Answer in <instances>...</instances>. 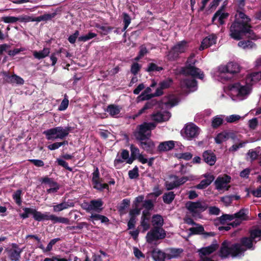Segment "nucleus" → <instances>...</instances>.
<instances>
[{
    "label": "nucleus",
    "mask_w": 261,
    "mask_h": 261,
    "mask_svg": "<svg viewBox=\"0 0 261 261\" xmlns=\"http://www.w3.org/2000/svg\"><path fill=\"white\" fill-rule=\"evenodd\" d=\"M250 19L242 12H238L236 14L234 21L230 28V36L234 40L241 39L243 35H248V37L253 38L252 31L249 24Z\"/></svg>",
    "instance_id": "f257e3e1"
},
{
    "label": "nucleus",
    "mask_w": 261,
    "mask_h": 261,
    "mask_svg": "<svg viewBox=\"0 0 261 261\" xmlns=\"http://www.w3.org/2000/svg\"><path fill=\"white\" fill-rule=\"evenodd\" d=\"M252 91L251 85L244 79L230 84L224 88V92L234 101H242L246 99Z\"/></svg>",
    "instance_id": "f03ea898"
},
{
    "label": "nucleus",
    "mask_w": 261,
    "mask_h": 261,
    "mask_svg": "<svg viewBox=\"0 0 261 261\" xmlns=\"http://www.w3.org/2000/svg\"><path fill=\"white\" fill-rule=\"evenodd\" d=\"M240 67L237 63L230 62L226 65H221L218 68L215 73L217 80L223 82L227 81L230 77L226 74L228 73L234 74L240 71Z\"/></svg>",
    "instance_id": "7ed1b4c3"
},
{
    "label": "nucleus",
    "mask_w": 261,
    "mask_h": 261,
    "mask_svg": "<svg viewBox=\"0 0 261 261\" xmlns=\"http://www.w3.org/2000/svg\"><path fill=\"white\" fill-rule=\"evenodd\" d=\"M245 250L239 244H230L229 242L224 241L220 250V256L222 258L238 256L242 254Z\"/></svg>",
    "instance_id": "20e7f679"
},
{
    "label": "nucleus",
    "mask_w": 261,
    "mask_h": 261,
    "mask_svg": "<svg viewBox=\"0 0 261 261\" xmlns=\"http://www.w3.org/2000/svg\"><path fill=\"white\" fill-rule=\"evenodd\" d=\"M70 130V127L58 126L44 131L43 134L48 140L63 139L68 136Z\"/></svg>",
    "instance_id": "39448f33"
},
{
    "label": "nucleus",
    "mask_w": 261,
    "mask_h": 261,
    "mask_svg": "<svg viewBox=\"0 0 261 261\" xmlns=\"http://www.w3.org/2000/svg\"><path fill=\"white\" fill-rule=\"evenodd\" d=\"M186 207L193 216L197 217L208 208V204L204 200H199L195 202H187Z\"/></svg>",
    "instance_id": "423d86ee"
},
{
    "label": "nucleus",
    "mask_w": 261,
    "mask_h": 261,
    "mask_svg": "<svg viewBox=\"0 0 261 261\" xmlns=\"http://www.w3.org/2000/svg\"><path fill=\"white\" fill-rule=\"evenodd\" d=\"M156 126V124L154 122H144L140 125L138 131L135 134L136 139L140 141L148 139L151 136V130L153 129Z\"/></svg>",
    "instance_id": "0eeeda50"
},
{
    "label": "nucleus",
    "mask_w": 261,
    "mask_h": 261,
    "mask_svg": "<svg viewBox=\"0 0 261 261\" xmlns=\"http://www.w3.org/2000/svg\"><path fill=\"white\" fill-rule=\"evenodd\" d=\"M196 179V176L193 175L183 176L180 178H179L177 176H171L170 177V181H167L166 182L165 186L168 190H170L184 184L188 180H194Z\"/></svg>",
    "instance_id": "6e6552de"
},
{
    "label": "nucleus",
    "mask_w": 261,
    "mask_h": 261,
    "mask_svg": "<svg viewBox=\"0 0 261 261\" xmlns=\"http://www.w3.org/2000/svg\"><path fill=\"white\" fill-rule=\"evenodd\" d=\"M188 47V42L185 40L178 42L174 45L167 55L170 60L176 59L179 54L185 53Z\"/></svg>",
    "instance_id": "1a4fd4ad"
},
{
    "label": "nucleus",
    "mask_w": 261,
    "mask_h": 261,
    "mask_svg": "<svg viewBox=\"0 0 261 261\" xmlns=\"http://www.w3.org/2000/svg\"><path fill=\"white\" fill-rule=\"evenodd\" d=\"M194 57V55H191L187 60V65L184 68L183 72L185 74L191 75L194 77H197L201 80L204 78L203 72L199 68H196L192 64H194L195 62L192 60Z\"/></svg>",
    "instance_id": "9d476101"
},
{
    "label": "nucleus",
    "mask_w": 261,
    "mask_h": 261,
    "mask_svg": "<svg viewBox=\"0 0 261 261\" xmlns=\"http://www.w3.org/2000/svg\"><path fill=\"white\" fill-rule=\"evenodd\" d=\"M200 129L193 123L187 124L184 128L182 136L184 138L191 140L197 138L200 133Z\"/></svg>",
    "instance_id": "9b49d317"
},
{
    "label": "nucleus",
    "mask_w": 261,
    "mask_h": 261,
    "mask_svg": "<svg viewBox=\"0 0 261 261\" xmlns=\"http://www.w3.org/2000/svg\"><path fill=\"white\" fill-rule=\"evenodd\" d=\"M166 237L165 230L162 228L153 227L146 237L147 242L151 243L153 241L162 239Z\"/></svg>",
    "instance_id": "f8f14e48"
},
{
    "label": "nucleus",
    "mask_w": 261,
    "mask_h": 261,
    "mask_svg": "<svg viewBox=\"0 0 261 261\" xmlns=\"http://www.w3.org/2000/svg\"><path fill=\"white\" fill-rule=\"evenodd\" d=\"M230 179L231 177L227 175L219 176L214 183L216 189L218 191H228L230 188Z\"/></svg>",
    "instance_id": "ddd939ff"
},
{
    "label": "nucleus",
    "mask_w": 261,
    "mask_h": 261,
    "mask_svg": "<svg viewBox=\"0 0 261 261\" xmlns=\"http://www.w3.org/2000/svg\"><path fill=\"white\" fill-rule=\"evenodd\" d=\"M2 20L5 23H15L17 21L20 22H30V21H35L36 19H34L32 17L27 16V15H22L19 17H15V16H3L2 17ZM37 21H39V19H36Z\"/></svg>",
    "instance_id": "4468645a"
},
{
    "label": "nucleus",
    "mask_w": 261,
    "mask_h": 261,
    "mask_svg": "<svg viewBox=\"0 0 261 261\" xmlns=\"http://www.w3.org/2000/svg\"><path fill=\"white\" fill-rule=\"evenodd\" d=\"M103 202L101 199L92 200L89 203L83 204V207L87 212L95 211L100 212L102 210Z\"/></svg>",
    "instance_id": "2eb2a0df"
},
{
    "label": "nucleus",
    "mask_w": 261,
    "mask_h": 261,
    "mask_svg": "<svg viewBox=\"0 0 261 261\" xmlns=\"http://www.w3.org/2000/svg\"><path fill=\"white\" fill-rule=\"evenodd\" d=\"M180 85L182 89L189 92L195 91L197 89V82L194 79H183L180 81Z\"/></svg>",
    "instance_id": "dca6fc26"
},
{
    "label": "nucleus",
    "mask_w": 261,
    "mask_h": 261,
    "mask_svg": "<svg viewBox=\"0 0 261 261\" xmlns=\"http://www.w3.org/2000/svg\"><path fill=\"white\" fill-rule=\"evenodd\" d=\"M92 183L93 187L99 191H102L104 189H108L109 187L108 184L101 183L98 168H96L92 173Z\"/></svg>",
    "instance_id": "f3484780"
},
{
    "label": "nucleus",
    "mask_w": 261,
    "mask_h": 261,
    "mask_svg": "<svg viewBox=\"0 0 261 261\" xmlns=\"http://www.w3.org/2000/svg\"><path fill=\"white\" fill-rule=\"evenodd\" d=\"M218 248L216 241H214L210 246L203 247L198 251L200 258L207 257V255L214 252Z\"/></svg>",
    "instance_id": "a211bd4d"
},
{
    "label": "nucleus",
    "mask_w": 261,
    "mask_h": 261,
    "mask_svg": "<svg viewBox=\"0 0 261 261\" xmlns=\"http://www.w3.org/2000/svg\"><path fill=\"white\" fill-rule=\"evenodd\" d=\"M178 102V101L176 97L173 95H169L163 99L160 107L162 108L169 109L176 105Z\"/></svg>",
    "instance_id": "6ab92c4d"
},
{
    "label": "nucleus",
    "mask_w": 261,
    "mask_h": 261,
    "mask_svg": "<svg viewBox=\"0 0 261 261\" xmlns=\"http://www.w3.org/2000/svg\"><path fill=\"white\" fill-rule=\"evenodd\" d=\"M42 182L44 183L48 188L47 192L48 193H54L59 189V186L56 181L48 177H45L42 179Z\"/></svg>",
    "instance_id": "aec40b11"
},
{
    "label": "nucleus",
    "mask_w": 261,
    "mask_h": 261,
    "mask_svg": "<svg viewBox=\"0 0 261 261\" xmlns=\"http://www.w3.org/2000/svg\"><path fill=\"white\" fill-rule=\"evenodd\" d=\"M217 36L215 34H212L203 39L199 48L200 50H202L216 42Z\"/></svg>",
    "instance_id": "412c9836"
},
{
    "label": "nucleus",
    "mask_w": 261,
    "mask_h": 261,
    "mask_svg": "<svg viewBox=\"0 0 261 261\" xmlns=\"http://www.w3.org/2000/svg\"><path fill=\"white\" fill-rule=\"evenodd\" d=\"M248 213L247 210L242 209L239 212L234 214L236 219L232 222V227L237 226L240 224L241 221L247 220Z\"/></svg>",
    "instance_id": "4be33fe9"
},
{
    "label": "nucleus",
    "mask_w": 261,
    "mask_h": 261,
    "mask_svg": "<svg viewBox=\"0 0 261 261\" xmlns=\"http://www.w3.org/2000/svg\"><path fill=\"white\" fill-rule=\"evenodd\" d=\"M171 117V114L169 112L165 111L159 112L152 114L151 116V119L156 122H162L167 121Z\"/></svg>",
    "instance_id": "5701e85b"
},
{
    "label": "nucleus",
    "mask_w": 261,
    "mask_h": 261,
    "mask_svg": "<svg viewBox=\"0 0 261 261\" xmlns=\"http://www.w3.org/2000/svg\"><path fill=\"white\" fill-rule=\"evenodd\" d=\"M245 81L250 84L252 87V85L261 80V71L252 72L249 73L246 77Z\"/></svg>",
    "instance_id": "b1692460"
},
{
    "label": "nucleus",
    "mask_w": 261,
    "mask_h": 261,
    "mask_svg": "<svg viewBox=\"0 0 261 261\" xmlns=\"http://www.w3.org/2000/svg\"><path fill=\"white\" fill-rule=\"evenodd\" d=\"M205 179L202 180L196 186L198 189H203L208 187L214 179V176L211 174H204L202 175Z\"/></svg>",
    "instance_id": "393cba45"
},
{
    "label": "nucleus",
    "mask_w": 261,
    "mask_h": 261,
    "mask_svg": "<svg viewBox=\"0 0 261 261\" xmlns=\"http://www.w3.org/2000/svg\"><path fill=\"white\" fill-rule=\"evenodd\" d=\"M74 203L71 201H63L53 205V211L55 213H59L69 207H73Z\"/></svg>",
    "instance_id": "a878e982"
},
{
    "label": "nucleus",
    "mask_w": 261,
    "mask_h": 261,
    "mask_svg": "<svg viewBox=\"0 0 261 261\" xmlns=\"http://www.w3.org/2000/svg\"><path fill=\"white\" fill-rule=\"evenodd\" d=\"M3 75L6 76V81L7 83L11 84L16 83L19 85H22L24 83V80L16 74L9 75L6 72H4Z\"/></svg>",
    "instance_id": "bb28decb"
},
{
    "label": "nucleus",
    "mask_w": 261,
    "mask_h": 261,
    "mask_svg": "<svg viewBox=\"0 0 261 261\" xmlns=\"http://www.w3.org/2000/svg\"><path fill=\"white\" fill-rule=\"evenodd\" d=\"M203 158L205 162L210 166L214 165L216 161L215 154L211 151H205L203 153Z\"/></svg>",
    "instance_id": "cd10ccee"
},
{
    "label": "nucleus",
    "mask_w": 261,
    "mask_h": 261,
    "mask_svg": "<svg viewBox=\"0 0 261 261\" xmlns=\"http://www.w3.org/2000/svg\"><path fill=\"white\" fill-rule=\"evenodd\" d=\"M228 16V14L224 12L223 8L219 10L214 15L212 18V21L218 20V22L220 24L224 23V19H226Z\"/></svg>",
    "instance_id": "c85d7f7f"
},
{
    "label": "nucleus",
    "mask_w": 261,
    "mask_h": 261,
    "mask_svg": "<svg viewBox=\"0 0 261 261\" xmlns=\"http://www.w3.org/2000/svg\"><path fill=\"white\" fill-rule=\"evenodd\" d=\"M150 213L148 211H143L141 220V226L143 227L144 231H145L149 228V220Z\"/></svg>",
    "instance_id": "c756f323"
},
{
    "label": "nucleus",
    "mask_w": 261,
    "mask_h": 261,
    "mask_svg": "<svg viewBox=\"0 0 261 261\" xmlns=\"http://www.w3.org/2000/svg\"><path fill=\"white\" fill-rule=\"evenodd\" d=\"M174 145L173 141H165L160 144L158 149L162 151H167L172 149L174 147Z\"/></svg>",
    "instance_id": "7c9ffc66"
},
{
    "label": "nucleus",
    "mask_w": 261,
    "mask_h": 261,
    "mask_svg": "<svg viewBox=\"0 0 261 261\" xmlns=\"http://www.w3.org/2000/svg\"><path fill=\"white\" fill-rule=\"evenodd\" d=\"M230 136V133L227 131H223L218 134L215 137V140L217 144H221L227 140Z\"/></svg>",
    "instance_id": "2f4dec72"
},
{
    "label": "nucleus",
    "mask_w": 261,
    "mask_h": 261,
    "mask_svg": "<svg viewBox=\"0 0 261 261\" xmlns=\"http://www.w3.org/2000/svg\"><path fill=\"white\" fill-rule=\"evenodd\" d=\"M49 53L50 49L47 47H45L42 50L34 51L33 56L35 58L40 60L47 57Z\"/></svg>",
    "instance_id": "473e14b6"
},
{
    "label": "nucleus",
    "mask_w": 261,
    "mask_h": 261,
    "mask_svg": "<svg viewBox=\"0 0 261 261\" xmlns=\"http://www.w3.org/2000/svg\"><path fill=\"white\" fill-rule=\"evenodd\" d=\"M166 257L165 253L158 249L152 251V257L155 261H164Z\"/></svg>",
    "instance_id": "72a5a7b5"
},
{
    "label": "nucleus",
    "mask_w": 261,
    "mask_h": 261,
    "mask_svg": "<svg viewBox=\"0 0 261 261\" xmlns=\"http://www.w3.org/2000/svg\"><path fill=\"white\" fill-rule=\"evenodd\" d=\"M21 252L22 249L20 248L10 250L9 251V257L12 261L18 260L20 257Z\"/></svg>",
    "instance_id": "f704fd0d"
},
{
    "label": "nucleus",
    "mask_w": 261,
    "mask_h": 261,
    "mask_svg": "<svg viewBox=\"0 0 261 261\" xmlns=\"http://www.w3.org/2000/svg\"><path fill=\"white\" fill-rule=\"evenodd\" d=\"M141 147L146 151H151L154 147V143L150 140L147 139L145 141H141Z\"/></svg>",
    "instance_id": "c9c22d12"
},
{
    "label": "nucleus",
    "mask_w": 261,
    "mask_h": 261,
    "mask_svg": "<svg viewBox=\"0 0 261 261\" xmlns=\"http://www.w3.org/2000/svg\"><path fill=\"white\" fill-rule=\"evenodd\" d=\"M152 223L154 227L161 228L164 224V220L161 215H155L152 217Z\"/></svg>",
    "instance_id": "e433bc0d"
},
{
    "label": "nucleus",
    "mask_w": 261,
    "mask_h": 261,
    "mask_svg": "<svg viewBox=\"0 0 261 261\" xmlns=\"http://www.w3.org/2000/svg\"><path fill=\"white\" fill-rule=\"evenodd\" d=\"M238 45L239 47L243 49H250L255 47V44L249 40L240 41Z\"/></svg>",
    "instance_id": "4c0bfd02"
},
{
    "label": "nucleus",
    "mask_w": 261,
    "mask_h": 261,
    "mask_svg": "<svg viewBox=\"0 0 261 261\" xmlns=\"http://www.w3.org/2000/svg\"><path fill=\"white\" fill-rule=\"evenodd\" d=\"M182 252L181 249L172 248L169 250V252L167 254V257L169 259L172 258H176L178 257Z\"/></svg>",
    "instance_id": "58836bf2"
},
{
    "label": "nucleus",
    "mask_w": 261,
    "mask_h": 261,
    "mask_svg": "<svg viewBox=\"0 0 261 261\" xmlns=\"http://www.w3.org/2000/svg\"><path fill=\"white\" fill-rule=\"evenodd\" d=\"M154 104L155 102L153 101H150L146 102L144 106L138 111L137 114H136L135 115L133 116V119H135V118L144 113L146 110L151 108L154 106Z\"/></svg>",
    "instance_id": "ea45409f"
},
{
    "label": "nucleus",
    "mask_w": 261,
    "mask_h": 261,
    "mask_svg": "<svg viewBox=\"0 0 261 261\" xmlns=\"http://www.w3.org/2000/svg\"><path fill=\"white\" fill-rule=\"evenodd\" d=\"M252 239L250 238H245L242 240V247L246 250V249H251L252 247Z\"/></svg>",
    "instance_id": "a19ab883"
},
{
    "label": "nucleus",
    "mask_w": 261,
    "mask_h": 261,
    "mask_svg": "<svg viewBox=\"0 0 261 261\" xmlns=\"http://www.w3.org/2000/svg\"><path fill=\"white\" fill-rule=\"evenodd\" d=\"M108 112L111 116H115L117 115L120 112V108L117 106L110 105L108 106L107 110Z\"/></svg>",
    "instance_id": "79ce46f5"
},
{
    "label": "nucleus",
    "mask_w": 261,
    "mask_h": 261,
    "mask_svg": "<svg viewBox=\"0 0 261 261\" xmlns=\"http://www.w3.org/2000/svg\"><path fill=\"white\" fill-rule=\"evenodd\" d=\"M175 198V194L173 192H169L164 194L163 198L164 202L169 204L172 202Z\"/></svg>",
    "instance_id": "37998d69"
},
{
    "label": "nucleus",
    "mask_w": 261,
    "mask_h": 261,
    "mask_svg": "<svg viewBox=\"0 0 261 261\" xmlns=\"http://www.w3.org/2000/svg\"><path fill=\"white\" fill-rule=\"evenodd\" d=\"M90 218L92 219L93 222L95 221H100L102 223H105L109 221L107 217L99 214H92L90 216Z\"/></svg>",
    "instance_id": "c03bdc74"
},
{
    "label": "nucleus",
    "mask_w": 261,
    "mask_h": 261,
    "mask_svg": "<svg viewBox=\"0 0 261 261\" xmlns=\"http://www.w3.org/2000/svg\"><path fill=\"white\" fill-rule=\"evenodd\" d=\"M121 158L125 160L126 163L132 164L134 161L132 158H129V152L127 150H123L121 153Z\"/></svg>",
    "instance_id": "a18cd8bd"
},
{
    "label": "nucleus",
    "mask_w": 261,
    "mask_h": 261,
    "mask_svg": "<svg viewBox=\"0 0 261 261\" xmlns=\"http://www.w3.org/2000/svg\"><path fill=\"white\" fill-rule=\"evenodd\" d=\"M96 36V34L90 32L88 34L79 37L78 38V40L81 42H86L95 37Z\"/></svg>",
    "instance_id": "49530a36"
},
{
    "label": "nucleus",
    "mask_w": 261,
    "mask_h": 261,
    "mask_svg": "<svg viewBox=\"0 0 261 261\" xmlns=\"http://www.w3.org/2000/svg\"><path fill=\"white\" fill-rule=\"evenodd\" d=\"M123 22L124 24L122 31H125L131 22V18L126 13H123Z\"/></svg>",
    "instance_id": "de8ad7c7"
},
{
    "label": "nucleus",
    "mask_w": 261,
    "mask_h": 261,
    "mask_svg": "<svg viewBox=\"0 0 261 261\" xmlns=\"http://www.w3.org/2000/svg\"><path fill=\"white\" fill-rule=\"evenodd\" d=\"M141 68V65L137 62L133 63L131 66L130 72L134 75L138 74Z\"/></svg>",
    "instance_id": "09e8293b"
},
{
    "label": "nucleus",
    "mask_w": 261,
    "mask_h": 261,
    "mask_svg": "<svg viewBox=\"0 0 261 261\" xmlns=\"http://www.w3.org/2000/svg\"><path fill=\"white\" fill-rule=\"evenodd\" d=\"M250 237L253 240L258 238V240L261 238V230L259 229H254L250 231Z\"/></svg>",
    "instance_id": "8fccbe9b"
},
{
    "label": "nucleus",
    "mask_w": 261,
    "mask_h": 261,
    "mask_svg": "<svg viewBox=\"0 0 261 261\" xmlns=\"http://www.w3.org/2000/svg\"><path fill=\"white\" fill-rule=\"evenodd\" d=\"M192 154L190 152L179 153L176 154L177 158L186 161L190 160L192 158Z\"/></svg>",
    "instance_id": "3c124183"
},
{
    "label": "nucleus",
    "mask_w": 261,
    "mask_h": 261,
    "mask_svg": "<svg viewBox=\"0 0 261 261\" xmlns=\"http://www.w3.org/2000/svg\"><path fill=\"white\" fill-rule=\"evenodd\" d=\"M130 149L131 151V158L134 160L136 159L137 156L140 154L139 149L133 145H130Z\"/></svg>",
    "instance_id": "603ef678"
},
{
    "label": "nucleus",
    "mask_w": 261,
    "mask_h": 261,
    "mask_svg": "<svg viewBox=\"0 0 261 261\" xmlns=\"http://www.w3.org/2000/svg\"><path fill=\"white\" fill-rule=\"evenodd\" d=\"M172 80L170 78H168L160 82V86L164 89L168 88L172 84Z\"/></svg>",
    "instance_id": "864d4df0"
},
{
    "label": "nucleus",
    "mask_w": 261,
    "mask_h": 261,
    "mask_svg": "<svg viewBox=\"0 0 261 261\" xmlns=\"http://www.w3.org/2000/svg\"><path fill=\"white\" fill-rule=\"evenodd\" d=\"M241 117L239 115H231L226 118V121L229 123H233L238 121Z\"/></svg>",
    "instance_id": "5fc2aeb1"
},
{
    "label": "nucleus",
    "mask_w": 261,
    "mask_h": 261,
    "mask_svg": "<svg viewBox=\"0 0 261 261\" xmlns=\"http://www.w3.org/2000/svg\"><path fill=\"white\" fill-rule=\"evenodd\" d=\"M68 105H69V100H68V98H67V96L65 95L64 98L61 102V103L59 107V110L60 111L65 110L67 108Z\"/></svg>",
    "instance_id": "6e6d98bb"
},
{
    "label": "nucleus",
    "mask_w": 261,
    "mask_h": 261,
    "mask_svg": "<svg viewBox=\"0 0 261 261\" xmlns=\"http://www.w3.org/2000/svg\"><path fill=\"white\" fill-rule=\"evenodd\" d=\"M151 91V89L150 87H147L142 93V94L138 96V98H141L142 100H148L149 99H144L147 97L148 96L152 95V94H149Z\"/></svg>",
    "instance_id": "4d7b16f0"
},
{
    "label": "nucleus",
    "mask_w": 261,
    "mask_h": 261,
    "mask_svg": "<svg viewBox=\"0 0 261 261\" xmlns=\"http://www.w3.org/2000/svg\"><path fill=\"white\" fill-rule=\"evenodd\" d=\"M21 191L18 190L13 195V199L15 200L16 203H17L18 205H20L21 203Z\"/></svg>",
    "instance_id": "13d9d810"
},
{
    "label": "nucleus",
    "mask_w": 261,
    "mask_h": 261,
    "mask_svg": "<svg viewBox=\"0 0 261 261\" xmlns=\"http://www.w3.org/2000/svg\"><path fill=\"white\" fill-rule=\"evenodd\" d=\"M190 231L192 233L198 234L202 233L204 232V228L202 226L199 225L195 227H192L190 228Z\"/></svg>",
    "instance_id": "bf43d9fd"
},
{
    "label": "nucleus",
    "mask_w": 261,
    "mask_h": 261,
    "mask_svg": "<svg viewBox=\"0 0 261 261\" xmlns=\"http://www.w3.org/2000/svg\"><path fill=\"white\" fill-rule=\"evenodd\" d=\"M233 200V196H225L221 198V200L223 202L225 206L229 205Z\"/></svg>",
    "instance_id": "052dcab7"
},
{
    "label": "nucleus",
    "mask_w": 261,
    "mask_h": 261,
    "mask_svg": "<svg viewBox=\"0 0 261 261\" xmlns=\"http://www.w3.org/2000/svg\"><path fill=\"white\" fill-rule=\"evenodd\" d=\"M247 155L248 159L250 161H253L257 159L258 155V152H256L254 150L251 149L249 150L248 152L247 153Z\"/></svg>",
    "instance_id": "680f3d73"
},
{
    "label": "nucleus",
    "mask_w": 261,
    "mask_h": 261,
    "mask_svg": "<svg viewBox=\"0 0 261 261\" xmlns=\"http://www.w3.org/2000/svg\"><path fill=\"white\" fill-rule=\"evenodd\" d=\"M163 70V68L161 67L158 66L154 63H150L149 64L147 69L146 70L148 72L158 71H160Z\"/></svg>",
    "instance_id": "e2e57ef3"
},
{
    "label": "nucleus",
    "mask_w": 261,
    "mask_h": 261,
    "mask_svg": "<svg viewBox=\"0 0 261 261\" xmlns=\"http://www.w3.org/2000/svg\"><path fill=\"white\" fill-rule=\"evenodd\" d=\"M124 162H125V161L123 160L122 158L121 159V156H119L118 155L114 161V166L117 169H119L121 167Z\"/></svg>",
    "instance_id": "0e129e2a"
},
{
    "label": "nucleus",
    "mask_w": 261,
    "mask_h": 261,
    "mask_svg": "<svg viewBox=\"0 0 261 261\" xmlns=\"http://www.w3.org/2000/svg\"><path fill=\"white\" fill-rule=\"evenodd\" d=\"M223 122V119L220 117H216L214 118L212 121V126L214 127H217L220 126Z\"/></svg>",
    "instance_id": "69168bd1"
},
{
    "label": "nucleus",
    "mask_w": 261,
    "mask_h": 261,
    "mask_svg": "<svg viewBox=\"0 0 261 261\" xmlns=\"http://www.w3.org/2000/svg\"><path fill=\"white\" fill-rule=\"evenodd\" d=\"M143 206L146 209L145 211H148V212H149V211L153 207V204L151 200H147L144 201Z\"/></svg>",
    "instance_id": "338daca9"
},
{
    "label": "nucleus",
    "mask_w": 261,
    "mask_h": 261,
    "mask_svg": "<svg viewBox=\"0 0 261 261\" xmlns=\"http://www.w3.org/2000/svg\"><path fill=\"white\" fill-rule=\"evenodd\" d=\"M258 125V120L256 118H254L252 119H250L248 121V125L250 128L252 129H254L256 128Z\"/></svg>",
    "instance_id": "774afa93"
}]
</instances>
